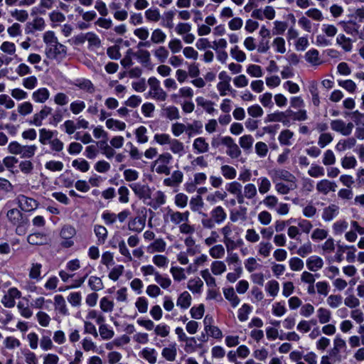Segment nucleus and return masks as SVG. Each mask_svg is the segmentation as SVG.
Listing matches in <instances>:
<instances>
[{
  "label": "nucleus",
  "mask_w": 364,
  "mask_h": 364,
  "mask_svg": "<svg viewBox=\"0 0 364 364\" xmlns=\"http://www.w3.org/2000/svg\"><path fill=\"white\" fill-rule=\"evenodd\" d=\"M36 149L35 145L23 146L17 141H11L8 146V150L11 154H20L21 158L33 157Z\"/></svg>",
  "instance_id": "f257e3e1"
},
{
  "label": "nucleus",
  "mask_w": 364,
  "mask_h": 364,
  "mask_svg": "<svg viewBox=\"0 0 364 364\" xmlns=\"http://www.w3.org/2000/svg\"><path fill=\"white\" fill-rule=\"evenodd\" d=\"M148 83L152 91L149 92V95L152 97L164 101L166 99V93L160 87L159 81L154 77H151L148 80Z\"/></svg>",
  "instance_id": "f03ea898"
},
{
  "label": "nucleus",
  "mask_w": 364,
  "mask_h": 364,
  "mask_svg": "<svg viewBox=\"0 0 364 364\" xmlns=\"http://www.w3.org/2000/svg\"><path fill=\"white\" fill-rule=\"evenodd\" d=\"M223 145L228 148L227 154L232 159L238 158L241 154V151L237 144L235 143L233 139L230 136H225L221 139Z\"/></svg>",
  "instance_id": "7ed1b4c3"
},
{
  "label": "nucleus",
  "mask_w": 364,
  "mask_h": 364,
  "mask_svg": "<svg viewBox=\"0 0 364 364\" xmlns=\"http://www.w3.org/2000/svg\"><path fill=\"white\" fill-rule=\"evenodd\" d=\"M46 54L48 58L65 57L67 54V48L58 41L57 43L46 48Z\"/></svg>",
  "instance_id": "20e7f679"
},
{
  "label": "nucleus",
  "mask_w": 364,
  "mask_h": 364,
  "mask_svg": "<svg viewBox=\"0 0 364 364\" xmlns=\"http://www.w3.org/2000/svg\"><path fill=\"white\" fill-rule=\"evenodd\" d=\"M19 208L23 211H32L37 208L38 202L33 198H28L24 195H20L17 198Z\"/></svg>",
  "instance_id": "39448f33"
},
{
  "label": "nucleus",
  "mask_w": 364,
  "mask_h": 364,
  "mask_svg": "<svg viewBox=\"0 0 364 364\" xmlns=\"http://www.w3.org/2000/svg\"><path fill=\"white\" fill-rule=\"evenodd\" d=\"M129 186L139 198H151V189L147 185L132 183Z\"/></svg>",
  "instance_id": "423d86ee"
},
{
  "label": "nucleus",
  "mask_w": 364,
  "mask_h": 364,
  "mask_svg": "<svg viewBox=\"0 0 364 364\" xmlns=\"http://www.w3.org/2000/svg\"><path fill=\"white\" fill-rule=\"evenodd\" d=\"M52 112V108L48 106H44L43 108L38 112L33 115V120L30 121L31 124L36 126H41L42 121L47 117Z\"/></svg>",
  "instance_id": "0eeeda50"
},
{
  "label": "nucleus",
  "mask_w": 364,
  "mask_h": 364,
  "mask_svg": "<svg viewBox=\"0 0 364 364\" xmlns=\"http://www.w3.org/2000/svg\"><path fill=\"white\" fill-rule=\"evenodd\" d=\"M7 218L15 225H20L23 223V214L16 208L9 210L7 213Z\"/></svg>",
  "instance_id": "6e6552de"
},
{
  "label": "nucleus",
  "mask_w": 364,
  "mask_h": 364,
  "mask_svg": "<svg viewBox=\"0 0 364 364\" xmlns=\"http://www.w3.org/2000/svg\"><path fill=\"white\" fill-rule=\"evenodd\" d=\"M336 186H337L334 182L323 179L317 183L316 188L318 192L327 194L331 191H335Z\"/></svg>",
  "instance_id": "1a4fd4ad"
},
{
  "label": "nucleus",
  "mask_w": 364,
  "mask_h": 364,
  "mask_svg": "<svg viewBox=\"0 0 364 364\" xmlns=\"http://www.w3.org/2000/svg\"><path fill=\"white\" fill-rule=\"evenodd\" d=\"M145 221V218L136 217L134 219H133L129 223L128 228L130 230L136 232H140L144 228Z\"/></svg>",
  "instance_id": "9d476101"
},
{
  "label": "nucleus",
  "mask_w": 364,
  "mask_h": 364,
  "mask_svg": "<svg viewBox=\"0 0 364 364\" xmlns=\"http://www.w3.org/2000/svg\"><path fill=\"white\" fill-rule=\"evenodd\" d=\"M323 262L322 259L317 256L310 257L306 260V266L310 271L316 272L323 267Z\"/></svg>",
  "instance_id": "9b49d317"
},
{
  "label": "nucleus",
  "mask_w": 364,
  "mask_h": 364,
  "mask_svg": "<svg viewBox=\"0 0 364 364\" xmlns=\"http://www.w3.org/2000/svg\"><path fill=\"white\" fill-rule=\"evenodd\" d=\"M292 114L291 109H287L285 112H277L275 113L267 114L264 119V122H280L282 117H291Z\"/></svg>",
  "instance_id": "f8f14e48"
},
{
  "label": "nucleus",
  "mask_w": 364,
  "mask_h": 364,
  "mask_svg": "<svg viewBox=\"0 0 364 364\" xmlns=\"http://www.w3.org/2000/svg\"><path fill=\"white\" fill-rule=\"evenodd\" d=\"M210 215L214 222L218 224L223 223L227 217V214L221 206H217L213 209Z\"/></svg>",
  "instance_id": "ddd939ff"
},
{
  "label": "nucleus",
  "mask_w": 364,
  "mask_h": 364,
  "mask_svg": "<svg viewBox=\"0 0 364 364\" xmlns=\"http://www.w3.org/2000/svg\"><path fill=\"white\" fill-rule=\"evenodd\" d=\"M223 294L226 299L230 301L232 307H236L240 303L239 297L235 294L232 287L224 289Z\"/></svg>",
  "instance_id": "4468645a"
},
{
  "label": "nucleus",
  "mask_w": 364,
  "mask_h": 364,
  "mask_svg": "<svg viewBox=\"0 0 364 364\" xmlns=\"http://www.w3.org/2000/svg\"><path fill=\"white\" fill-rule=\"evenodd\" d=\"M191 304V296L188 291H183L178 296L176 302V305L179 306L181 309H188Z\"/></svg>",
  "instance_id": "2eb2a0df"
},
{
  "label": "nucleus",
  "mask_w": 364,
  "mask_h": 364,
  "mask_svg": "<svg viewBox=\"0 0 364 364\" xmlns=\"http://www.w3.org/2000/svg\"><path fill=\"white\" fill-rule=\"evenodd\" d=\"M49 97V92L46 88H40L33 93V98L37 102L43 103Z\"/></svg>",
  "instance_id": "dca6fc26"
},
{
  "label": "nucleus",
  "mask_w": 364,
  "mask_h": 364,
  "mask_svg": "<svg viewBox=\"0 0 364 364\" xmlns=\"http://www.w3.org/2000/svg\"><path fill=\"white\" fill-rule=\"evenodd\" d=\"M336 43L346 52H349L352 50L351 40L349 38H346L343 34H339L338 36Z\"/></svg>",
  "instance_id": "f3484780"
},
{
  "label": "nucleus",
  "mask_w": 364,
  "mask_h": 364,
  "mask_svg": "<svg viewBox=\"0 0 364 364\" xmlns=\"http://www.w3.org/2000/svg\"><path fill=\"white\" fill-rule=\"evenodd\" d=\"M75 85L80 87L82 90H86L90 93H93L95 92L94 85L90 80H77V82L75 83Z\"/></svg>",
  "instance_id": "a211bd4d"
},
{
  "label": "nucleus",
  "mask_w": 364,
  "mask_h": 364,
  "mask_svg": "<svg viewBox=\"0 0 364 364\" xmlns=\"http://www.w3.org/2000/svg\"><path fill=\"white\" fill-rule=\"evenodd\" d=\"M162 110L165 112L166 117L171 120L180 118L178 109L174 106L165 107L164 105H162Z\"/></svg>",
  "instance_id": "6ab92c4d"
},
{
  "label": "nucleus",
  "mask_w": 364,
  "mask_h": 364,
  "mask_svg": "<svg viewBox=\"0 0 364 364\" xmlns=\"http://www.w3.org/2000/svg\"><path fill=\"white\" fill-rule=\"evenodd\" d=\"M193 146L199 153H205L208 151V144L203 137H198L195 139Z\"/></svg>",
  "instance_id": "aec40b11"
},
{
  "label": "nucleus",
  "mask_w": 364,
  "mask_h": 364,
  "mask_svg": "<svg viewBox=\"0 0 364 364\" xmlns=\"http://www.w3.org/2000/svg\"><path fill=\"white\" fill-rule=\"evenodd\" d=\"M53 135V132L43 128L39 130V141L42 144H47L48 143L49 144V141H52Z\"/></svg>",
  "instance_id": "412c9836"
},
{
  "label": "nucleus",
  "mask_w": 364,
  "mask_h": 364,
  "mask_svg": "<svg viewBox=\"0 0 364 364\" xmlns=\"http://www.w3.org/2000/svg\"><path fill=\"white\" fill-rule=\"evenodd\" d=\"M107 140L106 139H104V140H101L98 142H97V144L99 146V147L100 148L101 150L103 151V154L108 158V159H110L112 158L114 154H115V151L111 147L109 146L108 144H107Z\"/></svg>",
  "instance_id": "4be33fe9"
},
{
  "label": "nucleus",
  "mask_w": 364,
  "mask_h": 364,
  "mask_svg": "<svg viewBox=\"0 0 364 364\" xmlns=\"http://www.w3.org/2000/svg\"><path fill=\"white\" fill-rule=\"evenodd\" d=\"M55 308L58 309L59 312L63 315L68 314L65 301L62 295H56L54 297Z\"/></svg>",
  "instance_id": "5701e85b"
},
{
  "label": "nucleus",
  "mask_w": 364,
  "mask_h": 364,
  "mask_svg": "<svg viewBox=\"0 0 364 364\" xmlns=\"http://www.w3.org/2000/svg\"><path fill=\"white\" fill-rule=\"evenodd\" d=\"M203 286V282L199 277H197L188 282V288L193 293H199Z\"/></svg>",
  "instance_id": "b1692460"
},
{
  "label": "nucleus",
  "mask_w": 364,
  "mask_h": 364,
  "mask_svg": "<svg viewBox=\"0 0 364 364\" xmlns=\"http://www.w3.org/2000/svg\"><path fill=\"white\" fill-rule=\"evenodd\" d=\"M338 208L336 205H331L323 210L322 218L326 221L331 220L335 213L338 211Z\"/></svg>",
  "instance_id": "393cba45"
},
{
  "label": "nucleus",
  "mask_w": 364,
  "mask_h": 364,
  "mask_svg": "<svg viewBox=\"0 0 364 364\" xmlns=\"http://www.w3.org/2000/svg\"><path fill=\"white\" fill-rule=\"evenodd\" d=\"M88 285L93 291H100L104 288L101 279L97 277H90L88 281Z\"/></svg>",
  "instance_id": "a878e982"
},
{
  "label": "nucleus",
  "mask_w": 364,
  "mask_h": 364,
  "mask_svg": "<svg viewBox=\"0 0 364 364\" xmlns=\"http://www.w3.org/2000/svg\"><path fill=\"white\" fill-rule=\"evenodd\" d=\"M94 232L96 236L98 237V241L100 243H104L107 237V229L104 226L97 225L95 226Z\"/></svg>",
  "instance_id": "bb28decb"
},
{
  "label": "nucleus",
  "mask_w": 364,
  "mask_h": 364,
  "mask_svg": "<svg viewBox=\"0 0 364 364\" xmlns=\"http://www.w3.org/2000/svg\"><path fill=\"white\" fill-rule=\"evenodd\" d=\"M294 134L292 132H291L290 130L289 129H285V130H283L279 136V143L282 144V145H287V146H289L290 145V141H289V139L291 138H292Z\"/></svg>",
  "instance_id": "cd10ccee"
},
{
  "label": "nucleus",
  "mask_w": 364,
  "mask_h": 364,
  "mask_svg": "<svg viewBox=\"0 0 364 364\" xmlns=\"http://www.w3.org/2000/svg\"><path fill=\"white\" fill-rule=\"evenodd\" d=\"M318 318L321 323H328L331 319V311L324 308H320L317 311Z\"/></svg>",
  "instance_id": "c85d7f7f"
},
{
  "label": "nucleus",
  "mask_w": 364,
  "mask_h": 364,
  "mask_svg": "<svg viewBox=\"0 0 364 364\" xmlns=\"http://www.w3.org/2000/svg\"><path fill=\"white\" fill-rule=\"evenodd\" d=\"M161 354L167 360L173 361L176 356V348L175 346H173L172 348H164Z\"/></svg>",
  "instance_id": "c756f323"
},
{
  "label": "nucleus",
  "mask_w": 364,
  "mask_h": 364,
  "mask_svg": "<svg viewBox=\"0 0 364 364\" xmlns=\"http://www.w3.org/2000/svg\"><path fill=\"white\" fill-rule=\"evenodd\" d=\"M211 270L215 275L221 274L226 270V266L221 261H215L211 264Z\"/></svg>",
  "instance_id": "7c9ffc66"
},
{
  "label": "nucleus",
  "mask_w": 364,
  "mask_h": 364,
  "mask_svg": "<svg viewBox=\"0 0 364 364\" xmlns=\"http://www.w3.org/2000/svg\"><path fill=\"white\" fill-rule=\"evenodd\" d=\"M306 60L313 65L318 64V51L316 49L309 50L306 53Z\"/></svg>",
  "instance_id": "2f4dec72"
},
{
  "label": "nucleus",
  "mask_w": 364,
  "mask_h": 364,
  "mask_svg": "<svg viewBox=\"0 0 364 364\" xmlns=\"http://www.w3.org/2000/svg\"><path fill=\"white\" fill-rule=\"evenodd\" d=\"M134 56L144 65H146L150 61V53L146 50H139L137 53H134Z\"/></svg>",
  "instance_id": "473e14b6"
},
{
  "label": "nucleus",
  "mask_w": 364,
  "mask_h": 364,
  "mask_svg": "<svg viewBox=\"0 0 364 364\" xmlns=\"http://www.w3.org/2000/svg\"><path fill=\"white\" fill-rule=\"evenodd\" d=\"M254 139L251 135H244L240 139V145L244 149L252 148Z\"/></svg>",
  "instance_id": "72a5a7b5"
},
{
  "label": "nucleus",
  "mask_w": 364,
  "mask_h": 364,
  "mask_svg": "<svg viewBox=\"0 0 364 364\" xmlns=\"http://www.w3.org/2000/svg\"><path fill=\"white\" fill-rule=\"evenodd\" d=\"M223 175L228 179H233L236 176V170L228 165H223L221 166Z\"/></svg>",
  "instance_id": "f704fd0d"
},
{
  "label": "nucleus",
  "mask_w": 364,
  "mask_h": 364,
  "mask_svg": "<svg viewBox=\"0 0 364 364\" xmlns=\"http://www.w3.org/2000/svg\"><path fill=\"white\" fill-rule=\"evenodd\" d=\"M203 202L200 196H197L195 198H192L190 200V206L193 211H198L199 209L203 207Z\"/></svg>",
  "instance_id": "c9c22d12"
},
{
  "label": "nucleus",
  "mask_w": 364,
  "mask_h": 364,
  "mask_svg": "<svg viewBox=\"0 0 364 364\" xmlns=\"http://www.w3.org/2000/svg\"><path fill=\"white\" fill-rule=\"evenodd\" d=\"M151 39L155 43H163L166 39V35L161 29L157 28L153 31Z\"/></svg>",
  "instance_id": "e433bc0d"
},
{
  "label": "nucleus",
  "mask_w": 364,
  "mask_h": 364,
  "mask_svg": "<svg viewBox=\"0 0 364 364\" xmlns=\"http://www.w3.org/2000/svg\"><path fill=\"white\" fill-rule=\"evenodd\" d=\"M331 128L344 136L345 122L341 119L332 120L331 122Z\"/></svg>",
  "instance_id": "4c0bfd02"
},
{
  "label": "nucleus",
  "mask_w": 364,
  "mask_h": 364,
  "mask_svg": "<svg viewBox=\"0 0 364 364\" xmlns=\"http://www.w3.org/2000/svg\"><path fill=\"white\" fill-rule=\"evenodd\" d=\"M251 311V307L245 304L238 311V318L240 321H245L248 318V314Z\"/></svg>",
  "instance_id": "58836bf2"
},
{
  "label": "nucleus",
  "mask_w": 364,
  "mask_h": 364,
  "mask_svg": "<svg viewBox=\"0 0 364 364\" xmlns=\"http://www.w3.org/2000/svg\"><path fill=\"white\" fill-rule=\"evenodd\" d=\"M72 166L82 172H86L90 168L89 163L85 159H82L80 161L75 159L73 161Z\"/></svg>",
  "instance_id": "ea45409f"
},
{
  "label": "nucleus",
  "mask_w": 364,
  "mask_h": 364,
  "mask_svg": "<svg viewBox=\"0 0 364 364\" xmlns=\"http://www.w3.org/2000/svg\"><path fill=\"white\" fill-rule=\"evenodd\" d=\"M276 190L281 194H287L290 190H294L296 188L294 183L290 186L285 185L282 183H277L275 186Z\"/></svg>",
  "instance_id": "a19ab883"
},
{
  "label": "nucleus",
  "mask_w": 364,
  "mask_h": 364,
  "mask_svg": "<svg viewBox=\"0 0 364 364\" xmlns=\"http://www.w3.org/2000/svg\"><path fill=\"white\" fill-rule=\"evenodd\" d=\"M204 305L200 304L198 307L193 306L191 309V317L195 319H200L204 314Z\"/></svg>",
  "instance_id": "79ce46f5"
},
{
  "label": "nucleus",
  "mask_w": 364,
  "mask_h": 364,
  "mask_svg": "<svg viewBox=\"0 0 364 364\" xmlns=\"http://www.w3.org/2000/svg\"><path fill=\"white\" fill-rule=\"evenodd\" d=\"M99 331L101 337L103 339H110L114 336V331L112 330H110L107 328V326L105 324L100 325L99 328Z\"/></svg>",
  "instance_id": "37998d69"
},
{
  "label": "nucleus",
  "mask_w": 364,
  "mask_h": 364,
  "mask_svg": "<svg viewBox=\"0 0 364 364\" xmlns=\"http://www.w3.org/2000/svg\"><path fill=\"white\" fill-rule=\"evenodd\" d=\"M146 128L144 126L139 127L136 130V136L139 143H146L148 141V137L146 135Z\"/></svg>",
  "instance_id": "c03bdc74"
},
{
  "label": "nucleus",
  "mask_w": 364,
  "mask_h": 364,
  "mask_svg": "<svg viewBox=\"0 0 364 364\" xmlns=\"http://www.w3.org/2000/svg\"><path fill=\"white\" fill-rule=\"evenodd\" d=\"M225 253V250L221 245L213 246L210 250V255L213 258H221Z\"/></svg>",
  "instance_id": "a18cd8bd"
},
{
  "label": "nucleus",
  "mask_w": 364,
  "mask_h": 364,
  "mask_svg": "<svg viewBox=\"0 0 364 364\" xmlns=\"http://www.w3.org/2000/svg\"><path fill=\"white\" fill-rule=\"evenodd\" d=\"M155 280L164 289L168 288L171 284L169 278L162 277L159 272L155 273Z\"/></svg>",
  "instance_id": "49530a36"
},
{
  "label": "nucleus",
  "mask_w": 364,
  "mask_h": 364,
  "mask_svg": "<svg viewBox=\"0 0 364 364\" xmlns=\"http://www.w3.org/2000/svg\"><path fill=\"white\" fill-rule=\"evenodd\" d=\"M85 107V104L83 101H75L70 104V108L74 114H77L82 112Z\"/></svg>",
  "instance_id": "de8ad7c7"
},
{
  "label": "nucleus",
  "mask_w": 364,
  "mask_h": 364,
  "mask_svg": "<svg viewBox=\"0 0 364 364\" xmlns=\"http://www.w3.org/2000/svg\"><path fill=\"white\" fill-rule=\"evenodd\" d=\"M75 234V228L70 225L64 226L60 231V236L63 239H70Z\"/></svg>",
  "instance_id": "09e8293b"
},
{
  "label": "nucleus",
  "mask_w": 364,
  "mask_h": 364,
  "mask_svg": "<svg viewBox=\"0 0 364 364\" xmlns=\"http://www.w3.org/2000/svg\"><path fill=\"white\" fill-rule=\"evenodd\" d=\"M43 41L48 45V47H49L50 46H53V43H57L58 39L53 31H48L43 35Z\"/></svg>",
  "instance_id": "8fccbe9b"
},
{
  "label": "nucleus",
  "mask_w": 364,
  "mask_h": 364,
  "mask_svg": "<svg viewBox=\"0 0 364 364\" xmlns=\"http://www.w3.org/2000/svg\"><path fill=\"white\" fill-rule=\"evenodd\" d=\"M143 357L148 360L149 363L154 364L156 362V358L155 356V350L154 349H146L144 348L142 350Z\"/></svg>",
  "instance_id": "3c124183"
},
{
  "label": "nucleus",
  "mask_w": 364,
  "mask_h": 364,
  "mask_svg": "<svg viewBox=\"0 0 364 364\" xmlns=\"http://www.w3.org/2000/svg\"><path fill=\"white\" fill-rule=\"evenodd\" d=\"M107 54L111 59H119L121 57V53H119V47L118 46L109 47L107 50Z\"/></svg>",
  "instance_id": "603ef678"
},
{
  "label": "nucleus",
  "mask_w": 364,
  "mask_h": 364,
  "mask_svg": "<svg viewBox=\"0 0 364 364\" xmlns=\"http://www.w3.org/2000/svg\"><path fill=\"white\" fill-rule=\"evenodd\" d=\"M201 277L203 278V279L205 281L206 284L209 287H215V279L214 277H213L208 269H205L201 271L200 272Z\"/></svg>",
  "instance_id": "864d4df0"
},
{
  "label": "nucleus",
  "mask_w": 364,
  "mask_h": 364,
  "mask_svg": "<svg viewBox=\"0 0 364 364\" xmlns=\"http://www.w3.org/2000/svg\"><path fill=\"white\" fill-rule=\"evenodd\" d=\"M333 140V136L330 133H323L320 135L318 138V144L321 147H325L328 144L331 142Z\"/></svg>",
  "instance_id": "5fc2aeb1"
},
{
  "label": "nucleus",
  "mask_w": 364,
  "mask_h": 364,
  "mask_svg": "<svg viewBox=\"0 0 364 364\" xmlns=\"http://www.w3.org/2000/svg\"><path fill=\"white\" fill-rule=\"evenodd\" d=\"M279 283L275 280L269 281L267 284V290L272 296H275L279 291Z\"/></svg>",
  "instance_id": "6e6d98bb"
},
{
  "label": "nucleus",
  "mask_w": 364,
  "mask_h": 364,
  "mask_svg": "<svg viewBox=\"0 0 364 364\" xmlns=\"http://www.w3.org/2000/svg\"><path fill=\"white\" fill-rule=\"evenodd\" d=\"M230 53L238 62H243L246 58L245 53L243 51L238 50V47L237 46L231 49Z\"/></svg>",
  "instance_id": "4d7b16f0"
},
{
  "label": "nucleus",
  "mask_w": 364,
  "mask_h": 364,
  "mask_svg": "<svg viewBox=\"0 0 364 364\" xmlns=\"http://www.w3.org/2000/svg\"><path fill=\"white\" fill-rule=\"evenodd\" d=\"M289 266L292 270L299 271L304 267V262L299 257H293L289 261Z\"/></svg>",
  "instance_id": "13d9d810"
},
{
  "label": "nucleus",
  "mask_w": 364,
  "mask_h": 364,
  "mask_svg": "<svg viewBox=\"0 0 364 364\" xmlns=\"http://www.w3.org/2000/svg\"><path fill=\"white\" fill-rule=\"evenodd\" d=\"M118 193L119 195V201L120 203H126L129 202V189L126 186H121L118 189Z\"/></svg>",
  "instance_id": "bf43d9fd"
},
{
  "label": "nucleus",
  "mask_w": 364,
  "mask_h": 364,
  "mask_svg": "<svg viewBox=\"0 0 364 364\" xmlns=\"http://www.w3.org/2000/svg\"><path fill=\"white\" fill-rule=\"evenodd\" d=\"M124 267L122 265H118L113 268L109 274V278L112 280L117 281L119 276L122 274Z\"/></svg>",
  "instance_id": "052dcab7"
},
{
  "label": "nucleus",
  "mask_w": 364,
  "mask_h": 364,
  "mask_svg": "<svg viewBox=\"0 0 364 364\" xmlns=\"http://www.w3.org/2000/svg\"><path fill=\"white\" fill-rule=\"evenodd\" d=\"M18 112L22 115H26L32 112L33 105L29 102H25L18 106Z\"/></svg>",
  "instance_id": "680f3d73"
},
{
  "label": "nucleus",
  "mask_w": 364,
  "mask_h": 364,
  "mask_svg": "<svg viewBox=\"0 0 364 364\" xmlns=\"http://www.w3.org/2000/svg\"><path fill=\"white\" fill-rule=\"evenodd\" d=\"M114 304L107 297H103L100 301V308L105 312H110L112 311Z\"/></svg>",
  "instance_id": "e2e57ef3"
},
{
  "label": "nucleus",
  "mask_w": 364,
  "mask_h": 364,
  "mask_svg": "<svg viewBox=\"0 0 364 364\" xmlns=\"http://www.w3.org/2000/svg\"><path fill=\"white\" fill-rule=\"evenodd\" d=\"M154 54L161 63H164L168 55V52L165 48V47L161 46L157 50H156Z\"/></svg>",
  "instance_id": "0e129e2a"
},
{
  "label": "nucleus",
  "mask_w": 364,
  "mask_h": 364,
  "mask_svg": "<svg viewBox=\"0 0 364 364\" xmlns=\"http://www.w3.org/2000/svg\"><path fill=\"white\" fill-rule=\"evenodd\" d=\"M247 72L253 77H259L262 76V68L257 65H250L247 68Z\"/></svg>",
  "instance_id": "69168bd1"
},
{
  "label": "nucleus",
  "mask_w": 364,
  "mask_h": 364,
  "mask_svg": "<svg viewBox=\"0 0 364 364\" xmlns=\"http://www.w3.org/2000/svg\"><path fill=\"white\" fill-rule=\"evenodd\" d=\"M46 168L52 171H61L63 164L61 161H50L45 165Z\"/></svg>",
  "instance_id": "338daca9"
},
{
  "label": "nucleus",
  "mask_w": 364,
  "mask_h": 364,
  "mask_svg": "<svg viewBox=\"0 0 364 364\" xmlns=\"http://www.w3.org/2000/svg\"><path fill=\"white\" fill-rule=\"evenodd\" d=\"M136 307L140 313H146L148 309L147 300L144 297H139L136 304Z\"/></svg>",
  "instance_id": "774afa93"
}]
</instances>
